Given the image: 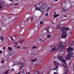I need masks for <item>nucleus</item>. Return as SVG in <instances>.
I'll return each instance as SVG.
<instances>
[{"instance_id": "f257e3e1", "label": "nucleus", "mask_w": 74, "mask_h": 74, "mask_svg": "<svg viewBox=\"0 0 74 74\" xmlns=\"http://www.w3.org/2000/svg\"><path fill=\"white\" fill-rule=\"evenodd\" d=\"M64 43L62 42H60L58 44L57 47L58 48L60 49V51L62 52L63 50V48L64 47Z\"/></svg>"}, {"instance_id": "f03ea898", "label": "nucleus", "mask_w": 74, "mask_h": 74, "mask_svg": "<svg viewBox=\"0 0 74 74\" xmlns=\"http://www.w3.org/2000/svg\"><path fill=\"white\" fill-rule=\"evenodd\" d=\"M73 50V49L70 47H69L67 49V51L69 55V56H71V55L73 54V53L72 51Z\"/></svg>"}, {"instance_id": "7ed1b4c3", "label": "nucleus", "mask_w": 74, "mask_h": 74, "mask_svg": "<svg viewBox=\"0 0 74 74\" xmlns=\"http://www.w3.org/2000/svg\"><path fill=\"white\" fill-rule=\"evenodd\" d=\"M61 30L62 32H66V31H67V30H70V29L69 27H67V28H65L64 27H62L61 28Z\"/></svg>"}, {"instance_id": "20e7f679", "label": "nucleus", "mask_w": 74, "mask_h": 74, "mask_svg": "<svg viewBox=\"0 0 74 74\" xmlns=\"http://www.w3.org/2000/svg\"><path fill=\"white\" fill-rule=\"evenodd\" d=\"M62 38H66L67 37V33L65 32H63L62 34Z\"/></svg>"}, {"instance_id": "39448f33", "label": "nucleus", "mask_w": 74, "mask_h": 74, "mask_svg": "<svg viewBox=\"0 0 74 74\" xmlns=\"http://www.w3.org/2000/svg\"><path fill=\"white\" fill-rule=\"evenodd\" d=\"M47 4H44L42 5V6L40 7V10H42L43 9H45L47 8Z\"/></svg>"}, {"instance_id": "423d86ee", "label": "nucleus", "mask_w": 74, "mask_h": 74, "mask_svg": "<svg viewBox=\"0 0 74 74\" xmlns=\"http://www.w3.org/2000/svg\"><path fill=\"white\" fill-rule=\"evenodd\" d=\"M19 64H20L21 65V66H22L20 68V70H22V68L25 65V64H24L23 63H21L19 62V63H18V64H15V65H17L18 64L19 65Z\"/></svg>"}, {"instance_id": "0eeeda50", "label": "nucleus", "mask_w": 74, "mask_h": 74, "mask_svg": "<svg viewBox=\"0 0 74 74\" xmlns=\"http://www.w3.org/2000/svg\"><path fill=\"white\" fill-rule=\"evenodd\" d=\"M58 58L60 60H62L63 59V57L62 56H58Z\"/></svg>"}, {"instance_id": "6e6552de", "label": "nucleus", "mask_w": 74, "mask_h": 74, "mask_svg": "<svg viewBox=\"0 0 74 74\" xmlns=\"http://www.w3.org/2000/svg\"><path fill=\"white\" fill-rule=\"evenodd\" d=\"M71 57H72L71 56H67L66 57V59L68 60H70Z\"/></svg>"}, {"instance_id": "1a4fd4ad", "label": "nucleus", "mask_w": 74, "mask_h": 74, "mask_svg": "<svg viewBox=\"0 0 74 74\" xmlns=\"http://www.w3.org/2000/svg\"><path fill=\"white\" fill-rule=\"evenodd\" d=\"M53 63L55 64H57V65H60L61 63H62L61 62H56V61H53Z\"/></svg>"}, {"instance_id": "9d476101", "label": "nucleus", "mask_w": 74, "mask_h": 74, "mask_svg": "<svg viewBox=\"0 0 74 74\" xmlns=\"http://www.w3.org/2000/svg\"><path fill=\"white\" fill-rule=\"evenodd\" d=\"M67 10V8L66 6H64L63 9V11H66Z\"/></svg>"}, {"instance_id": "9b49d317", "label": "nucleus", "mask_w": 74, "mask_h": 74, "mask_svg": "<svg viewBox=\"0 0 74 74\" xmlns=\"http://www.w3.org/2000/svg\"><path fill=\"white\" fill-rule=\"evenodd\" d=\"M63 66L64 67H65L66 68V67L68 66V65L66 63H64L63 64Z\"/></svg>"}, {"instance_id": "f8f14e48", "label": "nucleus", "mask_w": 74, "mask_h": 74, "mask_svg": "<svg viewBox=\"0 0 74 74\" xmlns=\"http://www.w3.org/2000/svg\"><path fill=\"white\" fill-rule=\"evenodd\" d=\"M40 40L41 41H44L45 40V38H42L40 39Z\"/></svg>"}, {"instance_id": "ddd939ff", "label": "nucleus", "mask_w": 74, "mask_h": 74, "mask_svg": "<svg viewBox=\"0 0 74 74\" xmlns=\"http://www.w3.org/2000/svg\"><path fill=\"white\" fill-rule=\"evenodd\" d=\"M59 14H57V15H55V14H54L53 15V18H57V17H58V16H59Z\"/></svg>"}, {"instance_id": "4468645a", "label": "nucleus", "mask_w": 74, "mask_h": 74, "mask_svg": "<svg viewBox=\"0 0 74 74\" xmlns=\"http://www.w3.org/2000/svg\"><path fill=\"white\" fill-rule=\"evenodd\" d=\"M56 47H55L54 48H53L51 49V52H52V51H55V50H56Z\"/></svg>"}, {"instance_id": "2eb2a0df", "label": "nucleus", "mask_w": 74, "mask_h": 74, "mask_svg": "<svg viewBox=\"0 0 74 74\" xmlns=\"http://www.w3.org/2000/svg\"><path fill=\"white\" fill-rule=\"evenodd\" d=\"M36 10H39L40 12H41V10L40 9V8L38 7H37L36 8Z\"/></svg>"}, {"instance_id": "dca6fc26", "label": "nucleus", "mask_w": 74, "mask_h": 74, "mask_svg": "<svg viewBox=\"0 0 74 74\" xmlns=\"http://www.w3.org/2000/svg\"><path fill=\"white\" fill-rule=\"evenodd\" d=\"M50 8H50V7H49V6H48L47 7V8L46 10V11H47V12H48V11H49V10H50Z\"/></svg>"}, {"instance_id": "f3484780", "label": "nucleus", "mask_w": 74, "mask_h": 74, "mask_svg": "<svg viewBox=\"0 0 74 74\" xmlns=\"http://www.w3.org/2000/svg\"><path fill=\"white\" fill-rule=\"evenodd\" d=\"M4 4V2H3V1L1 0H0V4H1L3 5Z\"/></svg>"}, {"instance_id": "a211bd4d", "label": "nucleus", "mask_w": 74, "mask_h": 74, "mask_svg": "<svg viewBox=\"0 0 74 74\" xmlns=\"http://www.w3.org/2000/svg\"><path fill=\"white\" fill-rule=\"evenodd\" d=\"M36 74H40L41 73V71H37L35 72Z\"/></svg>"}, {"instance_id": "6ab92c4d", "label": "nucleus", "mask_w": 74, "mask_h": 74, "mask_svg": "<svg viewBox=\"0 0 74 74\" xmlns=\"http://www.w3.org/2000/svg\"><path fill=\"white\" fill-rule=\"evenodd\" d=\"M8 50H9V51H12V48H11V47H8Z\"/></svg>"}, {"instance_id": "aec40b11", "label": "nucleus", "mask_w": 74, "mask_h": 74, "mask_svg": "<svg viewBox=\"0 0 74 74\" xmlns=\"http://www.w3.org/2000/svg\"><path fill=\"white\" fill-rule=\"evenodd\" d=\"M19 5V3H16L12 4V5H13V6H16V5Z\"/></svg>"}, {"instance_id": "412c9836", "label": "nucleus", "mask_w": 74, "mask_h": 74, "mask_svg": "<svg viewBox=\"0 0 74 74\" xmlns=\"http://www.w3.org/2000/svg\"><path fill=\"white\" fill-rule=\"evenodd\" d=\"M68 72V70L65 71L63 73V74H66Z\"/></svg>"}, {"instance_id": "4be33fe9", "label": "nucleus", "mask_w": 74, "mask_h": 74, "mask_svg": "<svg viewBox=\"0 0 74 74\" xmlns=\"http://www.w3.org/2000/svg\"><path fill=\"white\" fill-rule=\"evenodd\" d=\"M2 5H2V4L0 5V9L1 10H2L3 9V7L2 6Z\"/></svg>"}, {"instance_id": "5701e85b", "label": "nucleus", "mask_w": 74, "mask_h": 74, "mask_svg": "<svg viewBox=\"0 0 74 74\" xmlns=\"http://www.w3.org/2000/svg\"><path fill=\"white\" fill-rule=\"evenodd\" d=\"M36 60H37V59H35L34 60H32L31 61V62H36Z\"/></svg>"}, {"instance_id": "b1692460", "label": "nucleus", "mask_w": 74, "mask_h": 74, "mask_svg": "<svg viewBox=\"0 0 74 74\" xmlns=\"http://www.w3.org/2000/svg\"><path fill=\"white\" fill-rule=\"evenodd\" d=\"M9 70H7L6 72H4L5 74H7L8 72H9Z\"/></svg>"}, {"instance_id": "393cba45", "label": "nucleus", "mask_w": 74, "mask_h": 74, "mask_svg": "<svg viewBox=\"0 0 74 74\" xmlns=\"http://www.w3.org/2000/svg\"><path fill=\"white\" fill-rule=\"evenodd\" d=\"M17 19V17H15L13 19V22H15L16 20V19Z\"/></svg>"}, {"instance_id": "a878e982", "label": "nucleus", "mask_w": 74, "mask_h": 74, "mask_svg": "<svg viewBox=\"0 0 74 74\" xmlns=\"http://www.w3.org/2000/svg\"><path fill=\"white\" fill-rule=\"evenodd\" d=\"M58 69V66H57L56 68L53 69H52L53 70H57Z\"/></svg>"}, {"instance_id": "bb28decb", "label": "nucleus", "mask_w": 74, "mask_h": 74, "mask_svg": "<svg viewBox=\"0 0 74 74\" xmlns=\"http://www.w3.org/2000/svg\"><path fill=\"white\" fill-rule=\"evenodd\" d=\"M1 40L2 41V42L3 41V40H4V38L3 37H1Z\"/></svg>"}, {"instance_id": "cd10ccee", "label": "nucleus", "mask_w": 74, "mask_h": 74, "mask_svg": "<svg viewBox=\"0 0 74 74\" xmlns=\"http://www.w3.org/2000/svg\"><path fill=\"white\" fill-rule=\"evenodd\" d=\"M35 48H36V46H34L32 47V49H35Z\"/></svg>"}, {"instance_id": "c85d7f7f", "label": "nucleus", "mask_w": 74, "mask_h": 74, "mask_svg": "<svg viewBox=\"0 0 74 74\" xmlns=\"http://www.w3.org/2000/svg\"><path fill=\"white\" fill-rule=\"evenodd\" d=\"M4 62H5V60H3L2 61V62H1V63H4Z\"/></svg>"}, {"instance_id": "c756f323", "label": "nucleus", "mask_w": 74, "mask_h": 74, "mask_svg": "<svg viewBox=\"0 0 74 74\" xmlns=\"http://www.w3.org/2000/svg\"><path fill=\"white\" fill-rule=\"evenodd\" d=\"M48 38H50V37H51V36L50 35H49V36H47Z\"/></svg>"}, {"instance_id": "7c9ffc66", "label": "nucleus", "mask_w": 74, "mask_h": 74, "mask_svg": "<svg viewBox=\"0 0 74 74\" xmlns=\"http://www.w3.org/2000/svg\"><path fill=\"white\" fill-rule=\"evenodd\" d=\"M62 62L64 63H65V62H66V60H62Z\"/></svg>"}, {"instance_id": "2f4dec72", "label": "nucleus", "mask_w": 74, "mask_h": 74, "mask_svg": "<svg viewBox=\"0 0 74 74\" xmlns=\"http://www.w3.org/2000/svg\"><path fill=\"white\" fill-rule=\"evenodd\" d=\"M42 23H43V21H42L40 22V24L42 25Z\"/></svg>"}, {"instance_id": "473e14b6", "label": "nucleus", "mask_w": 74, "mask_h": 74, "mask_svg": "<svg viewBox=\"0 0 74 74\" xmlns=\"http://www.w3.org/2000/svg\"><path fill=\"white\" fill-rule=\"evenodd\" d=\"M33 17H31V21H33Z\"/></svg>"}, {"instance_id": "72a5a7b5", "label": "nucleus", "mask_w": 74, "mask_h": 74, "mask_svg": "<svg viewBox=\"0 0 74 74\" xmlns=\"http://www.w3.org/2000/svg\"><path fill=\"white\" fill-rule=\"evenodd\" d=\"M45 15H46V16H48V13H47L45 14Z\"/></svg>"}, {"instance_id": "f704fd0d", "label": "nucleus", "mask_w": 74, "mask_h": 74, "mask_svg": "<svg viewBox=\"0 0 74 74\" xmlns=\"http://www.w3.org/2000/svg\"><path fill=\"white\" fill-rule=\"evenodd\" d=\"M23 41H22V42L21 41H18V42H19V43H23Z\"/></svg>"}, {"instance_id": "c9c22d12", "label": "nucleus", "mask_w": 74, "mask_h": 74, "mask_svg": "<svg viewBox=\"0 0 74 74\" xmlns=\"http://www.w3.org/2000/svg\"><path fill=\"white\" fill-rule=\"evenodd\" d=\"M38 66V64H36L35 65V67H37V66Z\"/></svg>"}, {"instance_id": "e433bc0d", "label": "nucleus", "mask_w": 74, "mask_h": 74, "mask_svg": "<svg viewBox=\"0 0 74 74\" xmlns=\"http://www.w3.org/2000/svg\"><path fill=\"white\" fill-rule=\"evenodd\" d=\"M37 5L36 4H35L34 5V7H36V8L37 7Z\"/></svg>"}, {"instance_id": "4c0bfd02", "label": "nucleus", "mask_w": 74, "mask_h": 74, "mask_svg": "<svg viewBox=\"0 0 74 74\" xmlns=\"http://www.w3.org/2000/svg\"><path fill=\"white\" fill-rule=\"evenodd\" d=\"M26 48H27V47H23V49H26Z\"/></svg>"}, {"instance_id": "58836bf2", "label": "nucleus", "mask_w": 74, "mask_h": 74, "mask_svg": "<svg viewBox=\"0 0 74 74\" xmlns=\"http://www.w3.org/2000/svg\"><path fill=\"white\" fill-rule=\"evenodd\" d=\"M72 34V30H71L70 31V34Z\"/></svg>"}, {"instance_id": "ea45409f", "label": "nucleus", "mask_w": 74, "mask_h": 74, "mask_svg": "<svg viewBox=\"0 0 74 74\" xmlns=\"http://www.w3.org/2000/svg\"><path fill=\"white\" fill-rule=\"evenodd\" d=\"M3 49H5V47H3Z\"/></svg>"}, {"instance_id": "a19ab883", "label": "nucleus", "mask_w": 74, "mask_h": 74, "mask_svg": "<svg viewBox=\"0 0 74 74\" xmlns=\"http://www.w3.org/2000/svg\"><path fill=\"white\" fill-rule=\"evenodd\" d=\"M17 48H18V49H20V47L19 46L17 47Z\"/></svg>"}, {"instance_id": "79ce46f5", "label": "nucleus", "mask_w": 74, "mask_h": 74, "mask_svg": "<svg viewBox=\"0 0 74 74\" xmlns=\"http://www.w3.org/2000/svg\"><path fill=\"white\" fill-rule=\"evenodd\" d=\"M46 30L47 32V30H48V28H46L45 29Z\"/></svg>"}, {"instance_id": "37998d69", "label": "nucleus", "mask_w": 74, "mask_h": 74, "mask_svg": "<svg viewBox=\"0 0 74 74\" xmlns=\"http://www.w3.org/2000/svg\"><path fill=\"white\" fill-rule=\"evenodd\" d=\"M15 45H17V44H18V42H15Z\"/></svg>"}, {"instance_id": "c03bdc74", "label": "nucleus", "mask_w": 74, "mask_h": 74, "mask_svg": "<svg viewBox=\"0 0 74 74\" xmlns=\"http://www.w3.org/2000/svg\"><path fill=\"white\" fill-rule=\"evenodd\" d=\"M2 51L1 50H0V53L1 54V53H2Z\"/></svg>"}, {"instance_id": "a18cd8bd", "label": "nucleus", "mask_w": 74, "mask_h": 74, "mask_svg": "<svg viewBox=\"0 0 74 74\" xmlns=\"http://www.w3.org/2000/svg\"><path fill=\"white\" fill-rule=\"evenodd\" d=\"M27 55H28V54H29V51H28L27 53Z\"/></svg>"}, {"instance_id": "49530a36", "label": "nucleus", "mask_w": 74, "mask_h": 74, "mask_svg": "<svg viewBox=\"0 0 74 74\" xmlns=\"http://www.w3.org/2000/svg\"><path fill=\"white\" fill-rule=\"evenodd\" d=\"M64 16V17H67V15H66V16L64 15V16Z\"/></svg>"}, {"instance_id": "de8ad7c7", "label": "nucleus", "mask_w": 74, "mask_h": 74, "mask_svg": "<svg viewBox=\"0 0 74 74\" xmlns=\"http://www.w3.org/2000/svg\"><path fill=\"white\" fill-rule=\"evenodd\" d=\"M11 40H12V41H14V39H13V38H11Z\"/></svg>"}, {"instance_id": "09e8293b", "label": "nucleus", "mask_w": 74, "mask_h": 74, "mask_svg": "<svg viewBox=\"0 0 74 74\" xmlns=\"http://www.w3.org/2000/svg\"><path fill=\"white\" fill-rule=\"evenodd\" d=\"M11 69L12 70V71H14V69L12 68V69Z\"/></svg>"}, {"instance_id": "8fccbe9b", "label": "nucleus", "mask_w": 74, "mask_h": 74, "mask_svg": "<svg viewBox=\"0 0 74 74\" xmlns=\"http://www.w3.org/2000/svg\"><path fill=\"white\" fill-rule=\"evenodd\" d=\"M59 0H55V2H56V1H58Z\"/></svg>"}, {"instance_id": "3c124183", "label": "nucleus", "mask_w": 74, "mask_h": 74, "mask_svg": "<svg viewBox=\"0 0 74 74\" xmlns=\"http://www.w3.org/2000/svg\"><path fill=\"white\" fill-rule=\"evenodd\" d=\"M53 74H58L56 72H54Z\"/></svg>"}, {"instance_id": "603ef678", "label": "nucleus", "mask_w": 74, "mask_h": 74, "mask_svg": "<svg viewBox=\"0 0 74 74\" xmlns=\"http://www.w3.org/2000/svg\"><path fill=\"white\" fill-rule=\"evenodd\" d=\"M14 47H17V46L14 45Z\"/></svg>"}, {"instance_id": "864d4df0", "label": "nucleus", "mask_w": 74, "mask_h": 74, "mask_svg": "<svg viewBox=\"0 0 74 74\" xmlns=\"http://www.w3.org/2000/svg\"><path fill=\"white\" fill-rule=\"evenodd\" d=\"M69 64H71V62H69Z\"/></svg>"}, {"instance_id": "5fc2aeb1", "label": "nucleus", "mask_w": 74, "mask_h": 74, "mask_svg": "<svg viewBox=\"0 0 74 74\" xmlns=\"http://www.w3.org/2000/svg\"><path fill=\"white\" fill-rule=\"evenodd\" d=\"M41 4V3H38V5H40V4Z\"/></svg>"}, {"instance_id": "6e6d98bb", "label": "nucleus", "mask_w": 74, "mask_h": 74, "mask_svg": "<svg viewBox=\"0 0 74 74\" xmlns=\"http://www.w3.org/2000/svg\"><path fill=\"white\" fill-rule=\"evenodd\" d=\"M10 38H12V36H10Z\"/></svg>"}, {"instance_id": "4d7b16f0", "label": "nucleus", "mask_w": 74, "mask_h": 74, "mask_svg": "<svg viewBox=\"0 0 74 74\" xmlns=\"http://www.w3.org/2000/svg\"><path fill=\"white\" fill-rule=\"evenodd\" d=\"M16 74H21V73H16Z\"/></svg>"}, {"instance_id": "13d9d810", "label": "nucleus", "mask_w": 74, "mask_h": 74, "mask_svg": "<svg viewBox=\"0 0 74 74\" xmlns=\"http://www.w3.org/2000/svg\"><path fill=\"white\" fill-rule=\"evenodd\" d=\"M10 1H12V0H9Z\"/></svg>"}, {"instance_id": "bf43d9fd", "label": "nucleus", "mask_w": 74, "mask_h": 74, "mask_svg": "<svg viewBox=\"0 0 74 74\" xmlns=\"http://www.w3.org/2000/svg\"><path fill=\"white\" fill-rule=\"evenodd\" d=\"M54 14H56V12H54Z\"/></svg>"}, {"instance_id": "052dcab7", "label": "nucleus", "mask_w": 74, "mask_h": 74, "mask_svg": "<svg viewBox=\"0 0 74 74\" xmlns=\"http://www.w3.org/2000/svg\"><path fill=\"white\" fill-rule=\"evenodd\" d=\"M58 29H60V27H59L58 28Z\"/></svg>"}, {"instance_id": "680f3d73", "label": "nucleus", "mask_w": 74, "mask_h": 74, "mask_svg": "<svg viewBox=\"0 0 74 74\" xmlns=\"http://www.w3.org/2000/svg\"><path fill=\"white\" fill-rule=\"evenodd\" d=\"M0 30H1V28L0 27Z\"/></svg>"}, {"instance_id": "e2e57ef3", "label": "nucleus", "mask_w": 74, "mask_h": 74, "mask_svg": "<svg viewBox=\"0 0 74 74\" xmlns=\"http://www.w3.org/2000/svg\"><path fill=\"white\" fill-rule=\"evenodd\" d=\"M12 0V1H15V0Z\"/></svg>"}, {"instance_id": "0e129e2a", "label": "nucleus", "mask_w": 74, "mask_h": 74, "mask_svg": "<svg viewBox=\"0 0 74 74\" xmlns=\"http://www.w3.org/2000/svg\"><path fill=\"white\" fill-rule=\"evenodd\" d=\"M17 1H19V0H16Z\"/></svg>"}, {"instance_id": "69168bd1", "label": "nucleus", "mask_w": 74, "mask_h": 74, "mask_svg": "<svg viewBox=\"0 0 74 74\" xmlns=\"http://www.w3.org/2000/svg\"><path fill=\"white\" fill-rule=\"evenodd\" d=\"M26 74H27V73H26Z\"/></svg>"}, {"instance_id": "338daca9", "label": "nucleus", "mask_w": 74, "mask_h": 74, "mask_svg": "<svg viewBox=\"0 0 74 74\" xmlns=\"http://www.w3.org/2000/svg\"><path fill=\"white\" fill-rule=\"evenodd\" d=\"M59 53H58V54H59Z\"/></svg>"}, {"instance_id": "774afa93", "label": "nucleus", "mask_w": 74, "mask_h": 74, "mask_svg": "<svg viewBox=\"0 0 74 74\" xmlns=\"http://www.w3.org/2000/svg\"><path fill=\"white\" fill-rule=\"evenodd\" d=\"M62 55H63V54H62Z\"/></svg>"}]
</instances>
